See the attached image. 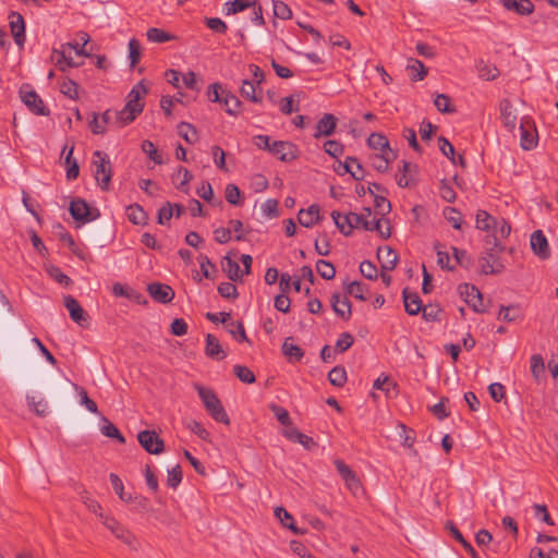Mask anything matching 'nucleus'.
<instances>
[{"label":"nucleus","instance_id":"nucleus-1","mask_svg":"<svg viewBox=\"0 0 558 558\" xmlns=\"http://www.w3.org/2000/svg\"><path fill=\"white\" fill-rule=\"evenodd\" d=\"M199 398L202 399L206 411L209 415L219 423L225 425L230 424L229 416L217 397L216 392L213 389L206 388L199 384L194 385Z\"/></svg>","mask_w":558,"mask_h":558},{"label":"nucleus","instance_id":"nucleus-2","mask_svg":"<svg viewBox=\"0 0 558 558\" xmlns=\"http://www.w3.org/2000/svg\"><path fill=\"white\" fill-rule=\"evenodd\" d=\"M94 177L102 191H108L112 178V167L108 155L96 150L93 155Z\"/></svg>","mask_w":558,"mask_h":558},{"label":"nucleus","instance_id":"nucleus-3","mask_svg":"<svg viewBox=\"0 0 558 558\" xmlns=\"http://www.w3.org/2000/svg\"><path fill=\"white\" fill-rule=\"evenodd\" d=\"M102 524L108 530H110L118 539L123 542L131 549L138 550L140 543L136 536L130 530L123 526L117 519L112 517H106L102 520Z\"/></svg>","mask_w":558,"mask_h":558},{"label":"nucleus","instance_id":"nucleus-4","mask_svg":"<svg viewBox=\"0 0 558 558\" xmlns=\"http://www.w3.org/2000/svg\"><path fill=\"white\" fill-rule=\"evenodd\" d=\"M459 293L464 302L476 313H484L483 295L481 291L473 284L463 283L459 286Z\"/></svg>","mask_w":558,"mask_h":558},{"label":"nucleus","instance_id":"nucleus-5","mask_svg":"<svg viewBox=\"0 0 558 558\" xmlns=\"http://www.w3.org/2000/svg\"><path fill=\"white\" fill-rule=\"evenodd\" d=\"M331 217H332L335 225L339 229V231L345 236L350 235L352 233L353 229L360 228V227L363 228V221H365L364 214H355V213L347 214L345 215L347 226L344 223H340V213L339 211L333 210L331 213Z\"/></svg>","mask_w":558,"mask_h":558},{"label":"nucleus","instance_id":"nucleus-6","mask_svg":"<svg viewBox=\"0 0 558 558\" xmlns=\"http://www.w3.org/2000/svg\"><path fill=\"white\" fill-rule=\"evenodd\" d=\"M269 153L283 162L293 161L299 157V149L296 145L288 141L272 142Z\"/></svg>","mask_w":558,"mask_h":558},{"label":"nucleus","instance_id":"nucleus-7","mask_svg":"<svg viewBox=\"0 0 558 558\" xmlns=\"http://www.w3.org/2000/svg\"><path fill=\"white\" fill-rule=\"evenodd\" d=\"M140 445L150 454H159L165 450V442L155 430H142L137 435Z\"/></svg>","mask_w":558,"mask_h":558},{"label":"nucleus","instance_id":"nucleus-8","mask_svg":"<svg viewBox=\"0 0 558 558\" xmlns=\"http://www.w3.org/2000/svg\"><path fill=\"white\" fill-rule=\"evenodd\" d=\"M496 248L497 247L494 246L487 250L478 260L482 272L485 275H497L502 272L505 268L504 264L500 262Z\"/></svg>","mask_w":558,"mask_h":558},{"label":"nucleus","instance_id":"nucleus-9","mask_svg":"<svg viewBox=\"0 0 558 558\" xmlns=\"http://www.w3.org/2000/svg\"><path fill=\"white\" fill-rule=\"evenodd\" d=\"M144 104L126 101L122 110L116 112V121L120 128L133 122L138 114L142 113Z\"/></svg>","mask_w":558,"mask_h":558},{"label":"nucleus","instance_id":"nucleus-10","mask_svg":"<svg viewBox=\"0 0 558 558\" xmlns=\"http://www.w3.org/2000/svg\"><path fill=\"white\" fill-rule=\"evenodd\" d=\"M22 101L25 106L35 114L48 116L49 110L44 105L43 99L37 95L35 90H20Z\"/></svg>","mask_w":558,"mask_h":558},{"label":"nucleus","instance_id":"nucleus-11","mask_svg":"<svg viewBox=\"0 0 558 558\" xmlns=\"http://www.w3.org/2000/svg\"><path fill=\"white\" fill-rule=\"evenodd\" d=\"M147 292L156 302L161 304L170 303L174 298L173 289L165 283L153 282L147 286Z\"/></svg>","mask_w":558,"mask_h":558},{"label":"nucleus","instance_id":"nucleus-12","mask_svg":"<svg viewBox=\"0 0 558 558\" xmlns=\"http://www.w3.org/2000/svg\"><path fill=\"white\" fill-rule=\"evenodd\" d=\"M64 306L69 311L71 319L77 325L84 327L88 324V315L73 296H64Z\"/></svg>","mask_w":558,"mask_h":558},{"label":"nucleus","instance_id":"nucleus-13","mask_svg":"<svg viewBox=\"0 0 558 558\" xmlns=\"http://www.w3.org/2000/svg\"><path fill=\"white\" fill-rule=\"evenodd\" d=\"M500 118L504 125L513 131L517 125L518 114L513 104L509 99H502L499 104Z\"/></svg>","mask_w":558,"mask_h":558},{"label":"nucleus","instance_id":"nucleus-14","mask_svg":"<svg viewBox=\"0 0 558 558\" xmlns=\"http://www.w3.org/2000/svg\"><path fill=\"white\" fill-rule=\"evenodd\" d=\"M70 214L76 221H92L95 219L88 204L81 198L74 199L70 204Z\"/></svg>","mask_w":558,"mask_h":558},{"label":"nucleus","instance_id":"nucleus-15","mask_svg":"<svg viewBox=\"0 0 558 558\" xmlns=\"http://www.w3.org/2000/svg\"><path fill=\"white\" fill-rule=\"evenodd\" d=\"M10 29L17 46L23 47L25 43V23L23 16L17 12L10 14Z\"/></svg>","mask_w":558,"mask_h":558},{"label":"nucleus","instance_id":"nucleus-16","mask_svg":"<svg viewBox=\"0 0 558 558\" xmlns=\"http://www.w3.org/2000/svg\"><path fill=\"white\" fill-rule=\"evenodd\" d=\"M499 2L507 11L522 16L532 14L535 9L532 0H499Z\"/></svg>","mask_w":558,"mask_h":558},{"label":"nucleus","instance_id":"nucleus-17","mask_svg":"<svg viewBox=\"0 0 558 558\" xmlns=\"http://www.w3.org/2000/svg\"><path fill=\"white\" fill-rule=\"evenodd\" d=\"M531 248L542 259H546L550 255L546 236L541 230L534 231L531 235Z\"/></svg>","mask_w":558,"mask_h":558},{"label":"nucleus","instance_id":"nucleus-18","mask_svg":"<svg viewBox=\"0 0 558 558\" xmlns=\"http://www.w3.org/2000/svg\"><path fill=\"white\" fill-rule=\"evenodd\" d=\"M336 126L337 118L331 113H325L316 124L314 137L319 138L322 136H330L335 133Z\"/></svg>","mask_w":558,"mask_h":558},{"label":"nucleus","instance_id":"nucleus-19","mask_svg":"<svg viewBox=\"0 0 558 558\" xmlns=\"http://www.w3.org/2000/svg\"><path fill=\"white\" fill-rule=\"evenodd\" d=\"M377 258L383 270H393L398 263V254L390 246L378 247Z\"/></svg>","mask_w":558,"mask_h":558},{"label":"nucleus","instance_id":"nucleus-20","mask_svg":"<svg viewBox=\"0 0 558 558\" xmlns=\"http://www.w3.org/2000/svg\"><path fill=\"white\" fill-rule=\"evenodd\" d=\"M397 158V153L392 149H388V151H383L378 154H374L369 157L372 166L375 170L379 172H387L389 169V163Z\"/></svg>","mask_w":558,"mask_h":558},{"label":"nucleus","instance_id":"nucleus-21","mask_svg":"<svg viewBox=\"0 0 558 558\" xmlns=\"http://www.w3.org/2000/svg\"><path fill=\"white\" fill-rule=\"evenodd\" d=\"M299 223L305 228H312L320 220L319 206L311 205L307 209H301L298 214Z\"/></svg>","mask_w":558,"mask_h":558},{"label":"nucleus","instance_id":"nucleus-22","mask_svg":"<svg viewBox=\"0 0 558 558\" xmlns=\"http://www.w3.org/2000/svg\"><path fill=\"white\" fill-rule=\"evenodd\" d=\"M331 307L333 312L341 318L348 320L351 316V302L348 298L343 296L341 299L339 293H333L330 299Z\"/></svg>","mask_w":558,"mask_h":558},{"label":"nucleus","instance_id":"nucleus-23","mask_svg":"<svg viewBox=\"0 0 558 558\" xmlns=\"http://www.w3.org/2000/svg\"><path fill=\"white\" fill-rule=\"evenodd\" d=\"M205 353L208 357L221 361L227 356V353L222 349L218 338L211 333L206 336Z\"/></svg>","mask_w":558,"mask_h":558},{"label":"nucleus","instance_id":"nucleus-24","mask_svg":"<svg viewBox=\"0 0 558 558\" xmlns=\"http://www.w3.org/2000/svg\"><path fill=\"white\" fill-rule=\"evenodd\" d=\"M363 229L367 231H377L384 240H387L391 235L389 221L384 218L376 220H367L365 218V221H363Z\"/></svg>","mask_w":558,"mask_h":558},{"label":"nucleus","instance_id":"nucleus-25","mask_svg":"<svg viewBox=\"0 0 558 558\" xmlns=\"http://www.w3.org/2000/svg\"><path fill=\"white\" fill-rule=\"evenodd\" d=\"M402 296H403L405 312L409 315H417L422 311V308H423L422 301L417 293L409 292V290L405 288L402 291Z\"/></svg>","mask_w":558,"mask_h":558},{"label":"nucleus","instance_id":"nucleus-26","mask_svg":"<svg viewBox=\"0 0 558 558\" xmlns=\"http://www.w3.org/2000/svg\"><path fill=\"white\" fill-rule=\"evenodd\" d=\"M282 353L288 357L290 362H299L304 356V351L296 344L293 343L292 337H287L282 344Z\"/></svg>","mask_w":558,"mask_h":558},{"label":"nucleus","instance_id":"nucleus-27","mask_svg":"<svg viewBox=\"0 0 558 558\" xmlns=\"http://www.w3.org/2000/svg\"><path fill=\"white\" fill-rule=\"evenodd\" d=\"M112 120L111 111L107 110L102 113L101 119H99L97 113H93V119L89 122V128L94 134H105L106 126Z\"/></svg>","mask_w":558,"mask_h":558},{"label":"nucleus","instance_id":"nucleus-28","mask_svg":"<svg viewBox=\"0 0 558 558\" xmlns=\"http://www.w3.org/2000/svg\"><path fill=\"white\" fill-rule=\"evenodd\" d=\"M228 114L236 117L242 111L241 100L233 94L226 92L221 102Z\"/></svg>","mask_w":558,"mask_h":558},{"label":"nucleus","instance_id":"nucleus-29","mask_svg":"<svg viewBox=\"0 0 558 558\" xmlns=\"http://www.w3.org/2000/svg\"><path fill=\"white\" fill-rule=\"evenodd\" d=\"M446 529L451 533L453 538L459 542L463 548L473 557V558H481L478 554L475 551L473 546L463 537L461 532L458 530V527L454 525L453 522L448 521L446 523Z\"/></svg>","mask_w":558,"mask_h":558},{"label":"nucleus","instance_id":"nucleus-30","mask_svg":"<svg viewBox=\"0 0 558 558\" xmlns=\"http://www.w3.org/2000/svg\"><path fill=\"white\" fill-rule=\"evenodd\" d=\"M222 270L227 274L228 278L232 281L241 279L242 272L239 264L229 256H225L221 260Z\"/></svg>","mask_w":558,"mask_h":558},{"label":"nucleus","instance_id":"nucleus-31","mask_svg":"<svg viewBox=\"0 0 558 558\" xmlns=\"http://www.w3.org/2000/svg\"><path fill=\"white\" fill-rule=\"evenodd\" d=\"M407 70L411 72L410 77L414 82L424 80L428 72L424 63L414 58L409 59Z\"/></svg>","mask_w":558,"mask_h":558},{"label":"nucleus","instance_id":"nucleus-32","mask_svg":"<svg viewBox=\"0 0 558 558\" xmlns=\"http://www.w3.org/2000/svg\"><path fill=\"white\" fill-rule=\"evenodd\" d=\"M126 215L129 220L134 225H146L147 223V214L143 209L142 206L137 204H133L126 207Z\"/></svg>","mask_w":558,"mask_h":558},{"label":"nucleus","instance_id":"nucleus-33","mask_svg":"<svg viewBox=\"0 0 558 558\" xmlns=\"http://www.w3.org/2000/svg\"><path fill=\"white\" fill-rule=\"evenodd\" d=\"M257 85L248 80L242 82L240 93L245 99L258 104L262 102V96L257 93Z\"/></svg>","mask_w":558,"mask_h":558},{"label":"nucleus","instance_id":"nucleus-34","mask_svg":"<svg viewBox=\"0 0 558 558\" xmlns=\"http://www.w3.org/2000/svg\"><path fill=\"white\" fill-rule=\"evenodd\" d=\"M497 227V219L486 210H478L476 214V228L483 231H493Z\"/></svg>","mask_w":558,"mask_h":558},{"label":"nucleus","instance_id":"nucleus-35","mask_svg":"<svg viewBox=\"0 0 558 558\" xmlns=\"http://www.w3.org/2000/svg\"><path fill=\"white\" fill-rule=\"evenodd\" d=\"M104 425L100 427V432L104 436L116 439L120 444H125L124 436L120 433L118 427L111 423L108 418L102 417Z\"/></svg>","mask_w":558,"mask_h":558},{"label":"nucleus","instance_id":"nucleus-36","mask_svg":"<svg viewBox=\"0 0 558 558\" xmlns=\"http://www.w3.org/2000/svg\"><path fill=\"white\" fill-rule=\"evenodd\" d=\"M276 518L282 523L283 526L291 530L294 534H303L304 532L299 530L294 522L292 515L282 507H277L275 509Z\"/></svg>","mask_w":558,"mask_h":558},{"label":"nucleus","instance_id":"nucleus-37","mask_svg":"<svg viewBox=\"0 0 558 558\" xmlns=\"http://www.w3.org/2000/svg\"><path fill=\"white\" fill-rule=\"evenodd\" d=\"M367 144L371 148L378 149L380 153L391 149L387 137L381 133H372L367 138Z\"/></svg>","mask_w":558,"mask_h":558},{"label":"nucleus","instance_id":"nucleus-38","mask_svg":"<svg viewBox=\"0 0 558 558\" xmlns=\"http://www.w3.org/2000/svg\"><path fill=\"white\" fill-rule=\"evenodd\" d=\"M109 478H110V483H111L114 492L119 496V498L125 502H133L132 495L124 492V486H123L121 478L114 473H111L109 475Z\"/></svg>","mask_w":558,"mask_h":558},{"label":"nucleus","instance_id":"nucleus-39","mask_svg":"<svg viewBox=\"0 0 558 558\" xmlns=\"http://www.w3.org/2000/svg\"><path fill=\"white\" fill-rule=\"evenodd\" d=\"M511 227L510 225L505 220H497V227L493 229V238H494V246L499 247V252L504 250V247L499 244L497 235L499 234L500 238H507L510 234Z\"/></svg>","mask_w":558,"mask_h":558},{"label":"nucleus","instance_id":"nucleus-40","mask_svg":"<svg viewBox=\"0 0 558 558\" xmlns=\"http://www.w3.org/2000/svg\"><path fill=\"white\" fill-rule=\"evenodd\" d=\"M52 61L60 71H65L68 68L76 66L72 58H68L64 51L53 50L51 56Z\"/></svg>","mask_w":558,"mask_h":558},{"label":"nucleus","instance_id":"nucleus-41","mask_svg":"<svg viewBox=\"0 0 558 558\" xmlns=\"http://www.w3.org/2000/svg\"><path fill=\"white\" fill-rule=\"evenodd\" d=\"M328 380L332 386L342 387L347 383V372L342 366H335L328 373Z\"/></svg>","mask_w":558,"mask_h":558},{"label":"nucleus","instance_id":"nucleus-42","mask_svg":"<svg viewBox=\"0 0 558 558\" xmlns=\"http://www.w3.org/2000/svg\"><path fill=\"white\" fill-rule=\"evenodd\" d=\"M401 165L399 172L396 174V180L400 187H408L411 183V178L408 174L411 172L412 165L405 160H402Z\"/></svg>","mask_w":558,"mask_h":558},{"label":"nucleus","instance_id":"nucleus-43","mask_svg":"<svg viewBox=\"0 0 558 558\" xmlns=\"http://www.w3.org/2000/svg\"><path fill=\"white\" fill-rule=\"evenodd\" d=\"M316 270L319 276L325 280H331L336 276L333 265L325 259H318L316 263Z\"/></svg>","mask_w":558,"mask_h":558},{"label":"nucleus","instance_id":"nucleus-44","mask_svg":"<svg viewBox=\"0 0 558 558\" xmlns=\"http://www.w3.org/2000/svg\"><path fill=\"white\" fill-rule=\"evenodd\" d=\"M401 432L399 433V437L402 440V446L409 448L414 456L417 454V451L414 449V432L412 429H408L404 424L399 425Z\"/></svg>","mask_w":558,"mask_h":558},{"label":"nucleus","instance_id":"nucleus-45","mask_svg":"<svg viewBox=\"0 0 558 558\" xmlns=\"http://www.w3.org/2000/svg\"><path fill=\"white\" fill-rule=\"evenodd\" d=\"M434 105L442 113H453L456 108L451 106V99L446 94H438L434 99Z\"/></svg>","mask_w":558,"mask_h":558},{"label":"nucleus","instance_id":"nucleus-46","mask_svg":"<svg viewBox=\"0 0 558 558\" xmlns=\"http://www.w3.org/2000/svg\"><path fill=\"white\" fill-rule=\"evenodd\" d=\"M147 93L148 88L144 84V81H140L137 84L133 86V88L129 93L128 100L134 104H143L142 99L144 98L145 95H147Z\"/></svg>","mask_w":558,"mask_h":558},{"label":"nucleus","instance_id":"nucleus-47","mask_svg":"<svg viewBox=\"0 0 558 558\" xmlns=\"http://www.w3.org/2000/svg\"><path fill=\"white\" fill-rule=\"evenodd\" d=\"M178 132L190 144L197 141L196 129L187 122H181L178 125Z\"/></svg>","mask_w":558,"mask_h":558},{"label":"nucleus","instance_id":"nucleus-48","mask_svg":"<svg viewBox=\"0 0 558 558\" xmlns=\"http://www.w3.org/2000/svg\"><path fill=\"white\" fill-rule=\"evenodd\" d=\"M146 35L149 41L158 44L166 43L174 38L171 34L157 27L149 28Z\"/></svg>","mask_w":558,"mask_h":558},{"label":"nucleus","instance_id":"nucleus-49","mask_svg":"<svg viewBox=\"0 0 558 558\" xmlns=\"http://www.w3.org/2000/svg\"><path fill=\"white\" fill-rule=\"evenodd\" d=\"M373 388L385 391L388 395L391 389H397V383L390 376L383 374L374 381Z\"/></svg>","mask_w":558,"mask_h":558},{"label":"nucleus","instance_id":"nucleus-50","mask_svg":"<svg viewBox=\"0 0 558 558\" xmlns=\"http://www.w3.org/2000/svg\"><path fill=\"white\" fill-rule=\"evenodd\" d=\"M255 1L256 0H233L228 2L226 4L228 7L227 14H236L245 9L252 8V5H255Z\"/></svg>","mask_w":558,"mask_h":558},{"label":"nucleus","instance_id":"nucleus-51","mask_svg":"<svg viewBox=\"0 0 558 558\" xmlns=\"http://www.w3.org/2000/svg\"><path fill=\"white\" fill-rule=\"evenodd\" d=\"M274 15L281 20H290L292 17V11L290 7L280 0H272Z\"/></svg>","mask_w":558,"mask_h":558},{"label":"nucleus","instance_id":"nucleus-52","mask_svg":"<svg viewBox=\"0 0 558 558\" xmlns=\"http://www.w3.org/2000/svg\"><path fill=\"white\" fill-rule=\"evenodd\" d=\"M228 331L238 341H247L248 338L246 337L244 325L242 322H230L227 325Z\"/></svg>","mask_w":558,"mask_h":558},{"label":"nucleus","instance_id":"nucleus-53","mask_svg":"<svg viewBox=\"0 0 558 558\" xmlns=\"http://www.w3.org/2000/svg\"><path fill=\"white\" fill-rule=\"evenodd\" d=\"M269 409L275 414V416L277 417V420L280 422L281 425H283V426L292 425L290 414L284 408L278 405V404L271 403L269 405Z\"/></svg>","mask_w":558,"mask_h":558},{"label":"nucleus","instance_id":"nucleus-54","mask_svg":"<svg viewBox=\"0 0 558 558\" xmlns=\"http://www.w3.org/2000/svg\"><path fill=\"white\" fill-rule=\"evenodd\" d=\"M235 376L245 384H253L255 383L256 378L254 373L244 365H235L233 367Z\"/></svg>","mask_w":558,"mask_h":558},{"label":"nucleus","instance_id":"nucleus-55","mask_svg":"<svg viewBox=\"0 0 558 558\" xmlns=\"http://www.w3.org/2000/svg\"><path fill=\"white\" fill-rule=\"evenodd\" d=\"M520 132H521V147L525 150H529L533 148L536 145V135L529 132V130L525 129L523 122L520 124Z\"/></svg>","mask_w":558,"mask_h":558},{"label":"nucleus","instance_id":"nucleus-56","mask_svg":"<svg viewBox=\"0 0 558 558\" xmlns=\"http://www.w3.org/2000/svg\"><path fill=\"white\" fill-rule=\"evenodd\" d=\"M142 150L155 162L158 165L162 163L161 155L158 153L157 148L155 147L154 143L145 140L142 143Z\"/></svg>","mask_w":558,"mask_h":558},{"label":"nucleus","instance_id":"nucleus-57","mask_svg":"<svg viewBox=\"0 0 558 558\" xmlns=\"http://www.w3.org/2000/svg\"><path fill=\"white\" fill-rule=\"evenodd\" d=\"M366 286L359 282V281H353V282H350L348 283L347 288H345V291L348 294L354 296L355 299H359L361 301H365L366 298L364 295V292L366 291Z\"/></svg>","mask_w":558,"mask_h":558},{"label":"nucleus","instance_id":"nucleus-58","mask_svg":"<svg viewBox=\"0 0 558 558\" xmlns=\"http://www.w3.org/2000/svg\"><path fill=\"white\" fill-rule=\"evenodd\" d=\"M324 150L330 157L338 158L340 155L343 154L344 147H343V145L341 143H339L337 141L328 140L324 144Z\"/></svg>","mask_w":558,"mask_h":558},{"label":"nucleus","instance_id":"nucleus-59","mask_svg":"<svg viewBox=\"0 0 558 558\" xmlns=\"http://www.w3.org/2000/svg\"><path fill=\"white\" fill-rule=\"evenodd\" d=\"M129 58L131 61V68H135L141 59V45L135 38H132L129 41Z\"/></svg>","mask_w":558,"mask_h":558},{"label":"nucleus","instance_id":"nucleus-60","mask_svg":"<svg viewBox=\"0 0 558 558\" xmlns=\"http://www.w3.org/2000/svg\"><path fill=\"white\" fill-rule=\"evenodd\" d=\"M354 342L353 336L350 332H342L336 342L335 349L339 353L349 350Z\"/></svg>","mask_w":558,"mask_h":558},{"label":"nucleus","instance_id":"nucleus-61","mask_svg":"<svg viewBox=\"0 0 558 558\" xmlns=\"http://www.w3.org/2000/svg\"><path fill=\"white\" fill-rule=\"evenodd\" d=\"M29 408L38 415L46 416L48 413V405L44 399L36 401L35 397H27Z\"/></svg>","mask_w":558,"mask_h":558},{"label":"nucleus","instance_id":"nucleus-62","mask_svg":"<svg viewBox=\"0 0 558 558\" xmlns=\"http://www.w3.org/2000/svg\"><path fill=\"white\" fill-rule=\"evenodd\" d=\"M182 481V470L179 464L174 465L168 471L167 485L171 488H177Z\"/></svg>","mask_w":558,"mask_h":558},{"label":"nucleus","instance_id":"nucleus-63","mask_svg":"<svg viewBox=\"0 0 558 558\" xmlns=\"http://www.w3.org/2000/svg\"><path fill=\"white\" fill-rule=\"evenodd\" d=\"M204 22L215 33L226 34L228 31L227 24L219 17H205Z\"/></svg>","mask_w":558,"mask_h":558},{"label":"nucleus","instance_id":"nucleus-64","mask_svg":"<svg viewBox=\"0 0 558 558\" xmlns=\"http://www.w3.org/2000/svg\"><path fill=\"white\" fill-rule=\"evenodd\" d=\"M242 193L235 184H228L226 187V199L231 205H239L241 203Z\"/></svg>","mask_w":558,"mask_h":558}]
</instances>
